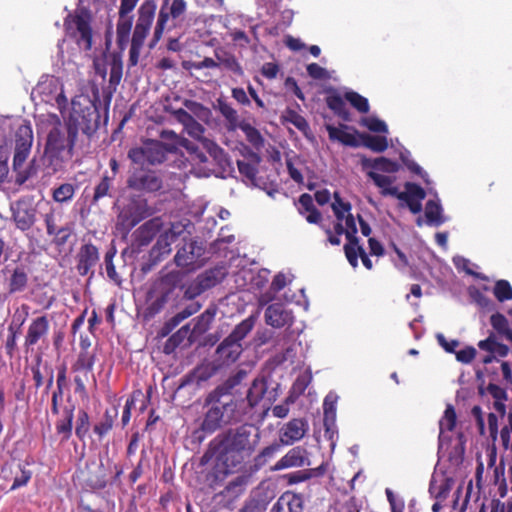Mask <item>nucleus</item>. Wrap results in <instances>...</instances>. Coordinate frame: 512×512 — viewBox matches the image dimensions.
<instances>
[{"label":"nucleus","instance_id":"f257e3e1","mask_svg":"<svg viewBox=\"0 0 512 512\" xmlns=\"http://www.w3.org/2000/svg\"><path fill=\"white\" fill-rule=\"evenodd\" d=\"M39 129L46 134L44 154L54 171L60 170L74 154L77 140L75 131L63 124L56 114H48L41 120Z\"/></svg>","mask_w":512,"mask_h":512},{"label":"nucleus","instance_id":"f03ea898","mask_svg":"<svg viewBox=\"0 0 512 512\" xmlns=\"http://www.w3.org/2000/svg\"><path fill=\"white\" fill-rule=\"evenodd\" d=\"M206 409L200 428L205 433H214L223 426L238 423L245 418V411L233 395L214 389L205 398Z\"/></svg>","mask_w":512,"mask_h":512},{"label":"nucleus","instance_id":"7ed1b4c3","mask_svg":"<svg viewBox=\"0 0 512 512\" xmlns=\"http://www.w3.org/2000/svg\"><path fill=\"white\" fill-rule=\"evenodd\" d=\"M185 109H170L166 110L173 115V117L184 126L185 131L193 138L202 143L203 148L208 154L217 162L221 167L228 165V158L223 149L220 148L215 142L204 138V127L197 122L191 113L199 119H204L210 114V110L199 102L188 100L184 101Z\"/></svg>","mask_w":512,"mask_h":512},{"label":"nucleus","instance_id":"20e7f679","mask_svg":"<svg viewBox=\"0 0 512 512\" xmlns=\"http://www.w3.org/2000/svg\"><path fill=\"white\" fill-rule=\"evenodd\" d=\"M252 427L241 425L218 436V459L228 468L240 465L255 449L256 441L251 439Z\"/></svg>","mask_w":512,"mask_h":512},{"label":"nucleus","instance_id":"39448f33","mask_svg":"<svg viewBox=\"0 0 512 512\" xmlns=\"http://www.w3.org/2000/svg\"><path fill=\"white\" fill-rule=\"evenodd\" d=\"M99 122V111L91 100L85 97H76L72 100L71 111L65 123L75 131L76 136L79 131L90 136L98 129Z\"/></svg>","mask_w":512,"mask_h":512},{"label":"nucleus","instance_id":"423d86ee","mask_svg":"<svg viewBox=\"0 0 512 512\" xmlns=\"http://www.w3.org/2000/svg\"><path fill=\"white\" fill-rule=\"evenodd\" d=\"M156 9L155 0H145L137 10V20L129 50V66H136L138 64L145 39L151 30L155 18Z\"/></svg>","mask_w":512,"mask_h":512},{"label":"nucleus","instance_id":"0eeeda50","mask_svg":"<svg viewBox=\"0 0 512 512\" xmlns=\"http://www.w3.org/2000/svg\"><path fill=\"white\" fill-rule=\"evenodd\" d=\"M256 317L249 316L240 322L216 349L217 360L222 364L235 362L242 353L241 341L255 325Z\"/></svg>","mask_w":512,"mask_h":512},{"label":"nucleus","instance_id":"6e6552de","mask_svg":"<svg viewBox=\"0 0 512 512\" xmlns=\"http://www.w3.org/2000/svg\"><path fill=\"white\" fill-rule=\"evenodd\" d=\"M186 11L187 2L185 0H164L158 13L149 47L154 48L159 42L169 22L172 23L171 27H176L182 22Z\"/></svg>","mask_w":512,"mask_h":512},{"label":"nucleus","instance_id":"1a4fd4ad","mask_svg":"<svg viewBox=\"0 0 512 512\" xmlns=\"http://www.w3.org/2000/svg\"><path fill=\"white\" fill-rule=\"evenodd\" d=\"M90 23L91 13L85 8H78L73 15H68L64 22L67 35L74 38L78 46L86 51L92 47Z\"/></svg>","mask_w":512,"mask_h":512},{"label":"nucleus","instance_id":"9d476101","mask_svg":"<svg viewBox=\"0 0 512 512\" xmlns=\"http://www.w3.org/2000/svg\"><path fill=\"white\" fill-rule=\"evenodd\" d=\"M278 385L268 391V383L265 378H256L248 389L246 399H237L238 404L245 411V418H251L253 410L262 403L263 409H269L276 400Z\"/></svg>","mask_w":512,"mask_h":512},{"label":"nucleus","instance_id":"9b49d317","mask_svg":"<svg viewBox=\"0 0 512 512\" xmlns=\"http://www.w3.org/2000/svg\"><path fill=\"white\" fill-rule=\"evenodd\" d=\"M154 210L148 205L146 199L140 196H132L123 205L117 216V226L122 230L130 231L142 220L152 216Z\"/></svg>","mask_w":512,"mask_h":512},{"label":"nucleus","instance_id":"f8f14e48","mask_svg":"<svg viewBox=\"0 0 512 512\" xmlns=\"http://www.w3.org/2000/svg\"><path fill=\"white\" fill-rule=\"evenodd\" d=\"M169 149L161 141L149 140L142 146L131 148L128 158L138 166L158 165L166 161Z\"/></svg>","mask_w":512,"mask_h":512},{"label":"nucleus","instance_id":"ddd939ff","mask_svg":"<svg viewBox=\"0 0 512 512\" xmlns=\"http://www.w3.org/2000/svg\"><path fill=\"white\" fill-rule=\"evenodd\" d=\"M127 187L140 194H152L163 187V178L159 172L144 166L133 168L128 179Z\"/></svg>","mask_w":512,"mask_h":512},{"label":"nucleus","instance_id":"4468645a","mask_svg":"<svg viewBox=\"0 0 512 512\" xmlns=\"http://www.w3.org/2000/svg\"><path fill=\"white\" fill-rule=\"evenodd\" d=\"M184 245L179 248L174 256L175 264L180 268L195 269L202 265L201 258L205 252L202 243L196 240L183 238Z\"/></svg>","mask_w":512,"mask_h":512},{"label":"nucleus","instance_id":"2eb2a0df","mask_svg":"<svg viewBox=\"0 0 512 512\" xmlns=\"http://www.w3.org/2000/svg\"><path fill=\"white\" fill-rule=\"evenodd\" d=\"M34 92L39 94L45 102L55 100L60 108L67 104L63 85L60 79L55 76L43 75L34 88Z\"/></svg>","mask_w":512,"mask_h":512},{"label":"nucleus","instance_id":"dca6fc26","mask_svg":"<svg viewBox=\"0 0 512 512\" xmlns=\"http://www.w3.org/2000/svg\"><path fill=\"white\" fill-rule=\"evenodd\" d=\"M308 431V422L301 418H295L287 422L279 432V441L285 446L300 441Z\"/></svg>","mask_w":512,"mask_h":512},{"label":"nucleus","instance_id":"f3484780","mask_svg":"<svg viewBox=\"0 0 512 512\" xmlns=\"http://www.w3.org/2000/svg\"><path fill=\"white\" fill-rule=\"evenodd\" d=\"M50 321L46 315L32 319L25 335L24 346L28 349L35 346L40 341H44L48 336Z\"/></svg>","mask_w":512,"mask_h":512},{"label":"nucleus","instance_id":"a211bd4d","mask_svg":"<svg viewBox=\"0 0 512 512\" xmlns=\"http://www.w3.org/2000/svg\"><path fill=\"white\" fill-rule=\"evenodd\" d=\"M264 317L266 324L274 328L289 327L294 322L293 312L279 303L269 305Z\"/></svg>","mask_w":512,"mask_h":512},{"label":"nucleus","instance_id":"6ab92c4d","mask_svg":"<svg viewBox=\"0 0 512 512\" xmlns=\"http://www.w3.org/2000/svg\"><path fill=\"white\" fill-rule=\"evenodd\" d=\"M454 484V479L446 473H434L429 484L430 497L434 500L446 501Z\"/></svg>","mask_w":512,"mask_h":512},{"label":"nucleus","instance_id":"aec40b11","mask_svg":"<svg viewBox=\"0 0 512 512\" xmlns=\"http://www.w3.org/2000/svg\"><path fill=\"white\" fill-rule=\"evenodd\" d=\"M305 465H310L307 450L297 446L290 449L280 460H278L272 467V470L279 471L292 467H302Z\"/></svg>","mask_w":512,"mask_h":512},{"label":"nucleus","instance_id":"412c9836","mask_svg":"<svg viewBox=\"0 0 512 512\" xmlns=\"http://www.w3.org/2000/svg\"><path fill=\"white\" fill-rule=\"evenodd\" d=\"M99 261L98 249L92 244L83 245L77 254V270L80 275L93 274L92 269Z\"/></svg>","mask_w":512,"mask_h":512},{"label":"nucleus","instance_id":"4be33fe9","mask_svg":"<svg viewBox=\"0 0 512 512\" xmlns=\"http://www.w3.org/2000/svg\"><path fill=\"white\" fill-rule=\"evenodd\" d=\"M425 197V190L421 186L410 182L405 184V191L401 193V201L407 204L413 214H418L422 211V200Z\"/></svg>","mask_w":512,"mask_h":512},{"label":"nucleus","instance_id":"5701e85b","mask_svg":"<svg viewBox=\"0 0 512 512\" xmlns=\"http://www.w3.org/2000/svg\"><path fill=\"white\" fill-rule=\"evenodd\" d=\"M271 512H303V498L299 494L285 492L273 505Z\"/></svg>","mask_w":512,"mask_h":512},{"label":"nucleus","instance_id":"b1692460","mask_svg":"<svg viewBox=\"0 0 512 512\" xmlns=\"http://www.w3.org/2000/svg\"><path fill=\"white\" fill-rule=\"evenodd\" d=\"M478 347L483 350L491 353V355L485 356L483 358L484 363H489L494 358V355L498 356H506L509 349L506 345L499 343L496 340V336L494 334H491L487 339L481 340L478 343Z\"/></svg>","mask_w":512,"mask_h":512},{"label":"nucleus","instance_id":"393cba45","mask_svg":"<svg viewBox=\"0 0 512 512\" xmlns=\"http://www.w3.org/2000/svg\"><path fill=\"white\" fill-rule=\"evenodd\" d=\"M226 269L224 267H215L204 271L196 277L200 287L206 291L218 283H220L226 276Z\"/></svg>","mask_w":512,"mask_h":512},{"label":"nucleus","instance_id":"a878e982","mask_svg":"<svg viewBox=\"0 0 512 512\" xmlns=\"http://www.w3.org/2000/svg\"><path fill=\"white\" fill-rule=\"evenodd\" d=\"M7 281L9 294L20 293L27 288L28 274L24 267L18 266L13 269Z\"/></svg>","mask_w":512,"mask_h":512},{"label":"nucleus","instance_id":"bb28decb","mask_svg":"<svg viewBox=\"0 0 512 512\" xmlns=\"http://www.w3.org/2000/svg\"><path fill=\"white\" fill-rule=\"evenodd\" d=\"M456 412L451 404L446 405V409L444 411L443 416L439 421V442L443 443L444 441H448L449 437L445 435L446 432H451L456 425Z\"/></svg>","mask_w":512,"mask_h":512},{"label":"nucleus","instance_id":"cd10ccee","mask_svg":"<svg viewBox=\"0 0 512 512\" xmlns=\"http://www.w3.org/2000/svg\"><path fill=\"white\" fill-rule=\"evenodd\" d=\"M217 108L227 121V129L235 131L240 125L238 112L227 102L218 100Z\"/></svg>","mask_w":512,"mask_h":512},{"label":"nucleus","instance_id":"c85d7f7f","mask_svg":"<svg viewBox=\"0 0 512 512\" xmlns=\"http://www.w3.org/2000/svg\"><path fill=\"white\" fill-rule=\"evenodd\" d=\"M286 284H287V281H286L285 274L278 273L277 275H275V277L271 283V286H270L271 291L260 295L259 300H258L259 304L261 306H264V305L268 304L269 302H271L275 297V293L281 291L286 286Z\"/></svg>","mask_w":512,"mask_h":512},{"label":"nucleus","instance_id":"c756f323","mask_svg":"<svg viewBox=\"0 0 512 512\" xmlns=\"http://www.w3.org/2000/svg\"><path fill=\"white\" fill-rule=\"evenodd\" d=\"M16 226L22 231L28 230L35 222V213L27 208H17L13 211Z\"/></svg>","mask_w":512,"mask_h":512},{"label":"nucleus","instance_id":"7c9ffc66","mask_svg":"<svg viewBox=\"0 0 512 512\" xmlns=\"http://www.w3.org/2000/svg\"><path fill=\"white\" fill-rule=\"evenodd\" d=\"M15 146L23 148H31L33 143V131L30 123L21 124L15 135Z\"/></svg>","mask_w":512,"mask_h":512},{"label":"nucleus","instance_id":"2f4dec72","mask_svg":"<svg viewBox=\"0 0 512 512\" xmlns=\"http://www.w3.org/2000/svg\"><path fill=\"white\" fill-rule=\"evenodd\" d=\"M74 418V406L64 409V418L56 423V430L58 434L63 435V439L67 440L71 436L72 423Z\"/></svg>","mask_w":512,"mask_h":512},{"label":"nucleus","instance_id":"473e14b6","mask_svg":"<svg viewBox=\"0 0 512 512\" xmlns=\"http://www.w3.org/2000/svg\"><path fill=\"white\" fill-rule=\"evenodd\" d=\"M425 217L429 225L439 226L442 224L444 219L441 205L434 200H429L425 207Z\"/></svg>","mask_w":512,"mask_h":512},{"label":"nucleus","instance_id":"72a5a7b5","mask_svg":"<svg viewBox=\"0 0 512 512\" xmlns=\"http://www.w3.org/2000/svg\"><path fill=\"white\" fill-rule=\"evenodd\" d=\"M95 363V356L87 350L79 353L76 362L73 364L72 369L74 372H84L87 376L88 372L93 369Z\"/></svg>","mask_w":512,"mask_h":512},{"label":"nucleus","instance_id":"f704fd0d","mask_svg":"<svg viewBox=\"0 0 512 512\" xmlns=\"http://www.w3.org/2000/svg\"><path fill=\"white\" fill-rule=\"evenodd\" d=\"M162 222L160 218H153L145 222L139 229V236L145 242L148 243L155 234L160 230Z\"/></svg>","mask_w":512,"mask_h":512},{"label":"nucleus","instance_id":"c9c22d12","mask_svg":"<svg viewBox=\"0 0 512 512\" xmlns=\"http://www.w3.org/2000/svg\"><path fill=\"white\" fill-rule=\"evenodd\" d=\"M247 376V372L245 370H238L235 374L230 376L225 382L218 385L215 389L221 390L222 393L233 395L232 391L233 389L239 385L242 380H244Z\"/></svg>","mask_w":512,"mask_h":512},{"label":"nucleus","instance_id":"e433bc0d","mask_svg":"<svg viewBox=\"0 0 512 512\" xmlns=\"http://www.w3.org/2000/svg\"><path fill=\"white\" fill-rule=\"evenodd\" d=\"M215 56H216L217 60L219 61V63H221L226 69L232 71L233 73H235L238 76L243 75V73H244L243 69L234 55L224 53V52H222V53L216 52Z\"/></svg>","mask_w":512,"mask_h":512},{"label":"nucleus","instance_id":"4c0bfd02","mask_svg":"<svg viewBox=\"0 0 512 512\" xmlns=\"http://www.w3.org/2000/svg\"><path fill=\"white\" fill-rule=\"evenodd\" d=\"M117 410L112 412L105 411L103 419L94 426V432L101 438L106 435L113 427L115 418L117 417Z\"/></svg>","mask_w":512,"mask_h":512},{"label":"nucleus","instance_id":"58836bf2","mask_svg":"<svg viewBox=\"0 0 512 512\" xmlns=\"http://www.w3.org/2000/svg\"><path fill=\"white\" fill-rule=\"evenodd\" d=\"M113 177L104 175L100 182L94 188V194L92 198V204H96L99 200L106 196H110V190L112 187Z\"/></svg>","mask_w":512,"mask_h":512},{"label":"nucleus","instance_id":"ea45409f","mask_svg":"<svg viewBox=\"0 0 512 512\" xmlns=\"http://www.w3.org/2000/svg\"><path fill=\"white\" fill-rule=\"evenodd\" d=\"M238 128L245 134L247 140L255 147L263 145V137L260 132L250 123L242 121Z\"/></svg>","mask_w":512,"mask_h":512},{"label":"nucleus","instance_id":"a19ab883","mask_svg":"<svg viewBox=\"0 0 512 512\" xmlns=\"http://www.w3.org/2000/svg\"><path fill=\"white\" fill-rule=\"evenodd\" d=\"M345 99L350 102V104L360 113H368L369 112V103L367 98L358 94L354 91H349L345 93Z\"/></svg>","mask_w":512,"mask_h":512},{"label":"nucleus","instance_id":"79ce46f5","mask_svg":"<svg viewBox=\"0 0 512 512\" xmlns=\"http://www.w3.org/2000/svg\"><path fill=\"white\" fill-rule=\"evenodd\" d=\"M75 194V187L70 183L61 184L53 191V199L56 202L64 203L70 201Z\"/></svg>","mask_w":512,"mask_h":512},{"label":"nucleus","instance_id":"37998d69","mask_svg":"<svg viewBox=\"0 0 512 512\" xmlns=\"http://www.w3.org/2000/svg\"><path fill=\"white\" fill-rule=\"evenodd\" d=\"M500 439H501L502 446L506 450L509 449L512 453V413L511 412L508 413L505 423H504V426L502 427V429L500 431Z\"/></svg>","mask_w":512,"mask_h":512},{"label":"nucleus","instance_id":"c03bdc74","mask_svg":"<svg viewBox=\"0 0 512 512\" xmlns=\"http://www.w3.org/2000/svg\"><path fill=\"white\" fill-rule=\"evenodd\" d=\"M327 131L331 140L339 141L345 145H354L355 138L352 134L334 126H327Z\"/></svg>","mask_w":512,"mask_h":512},{"label":"nucleus","instance_id":"a18cd8bd","mask_svg":"<svg viewBox=\"0 0 512 512\" xmlns=\"http://www.w3.org/2000/svg\"><path fill=\"white\" fill-rule=\"evenodd\" d=\"M493 292L497 300L500 302L512 299V287L506 280L497 281Z\"/></svg>","mask_w":512,"mask_h":512},{"label":"nucleus","instance_id":"49530a36","mask_svg":"<svg viewBox=\"0 0 512 512\" xmlns=\"http://www.w3.org/2000/svg\"><path fill=\"white\" fill-rule=\"evenodd\" d=\"M365 145L372 151L381 153L387 149L388 142L385 136H368Z\"/></svg>","mask_w":512,"mask_h":512},{"label":"nucleus","instance_id":"de8ad7c7","mask_svg":"<svg viewBox=\"0 0 512 512\" xmlns=\"http://www.w3.org/2000/svg\"><path fill=\"white\" fill-rule=\"evenodd\" d=\"M336 399H337V396H335L333 394H328L324 399L323 409H324L325 425H327L328 420L334 421V419H335Z\"/></svg>","mask_w":512,"mask_h":512},{"label":"nucleus","instance_id":"09e8293b","mask_svg":"<svg viewBox=\"0 0 512 512\" xmlns=\"http://www.w3.org/2000/svg\"><path fill=\"white\" fill-rule=\"evenodd\" d=\"M114 256H115V252H112V251H109L105 254V258H104L105 268H106V273H107V276L109 277V279L119 285L121 283V278L118 275V273L116 272V269H115V266L113 263Z\"/></svg>","mask_w":512,"mask_h":512},{"label":"nucleus","instance_id":"8fccbe9b","mask_svg":"<svg viewBox=\"0 0 512 512\" xmlns=\"http://www.w3.org/2000/svg\"><path fill=\"white\" fill-rule=\"evenodd\" d=\"M327 105L336 114H338L339 116H342L346 119L345 102H344V99L340 95L335 94V95L328 96L327 97Z\"/></svg>","mask_w":512,"mask_h":512},{"label":"nucleus","instance_id":"3c124183","mask_svg":"<svg viewBox=\"0 0 512 512\" xmlns=\"http://www.w3.org/2000/svg\"><path fill=\"white\" fill-rule=\"evenodd\" d=\"M372 167L376 170H380L383 172L394 173L399 170V165L397 162L391 161L387 158L380 157L374 160Z\"/></svg>","mask_w":512,"mask_h":512},{"label":"nucleus","instance_id":"603ef678","mask_svg":"<svg viewBox=\"0 0 512 512\" xmlns=\"http://www.w3.org/2000/svg\"><path fill=\"white\" fill-rule=\"evenodd\" d=\"M89 430V416L84 410L78 412L77 425L75 429L76 435L83 439Z\"/></svg>","mask_w":512,"mask_h":512},{"label":"nucleus","instance_id":"864d4df0","mask_svg":"<svg viewBox=\"0 0 512 512\" xmlns=\"http://www.w3.org/2000/svg\"><path fill=\"white\" fill-rule=\"evenodd\" d=\"M172 243L173 241H171L169 238H167L164 235H161L160 238L157 240L156 244L154 245L152 253L156 254L158 257L168 255L171 252Z\"/></svg>","mask_w":512,"mask_h":512},{"label":"nucleus","instance_id":"5fc2aeb1","mask_svg":"<svg viewBox=\"0 0 512 512\" xmlns=\"http://www.w3.org/2000/svg\"><path fill=\"white\" fill-rule=\"evenodd\" d=\"M362 124L369 130L377 133H387L388 127L386 123L376 117H367L362 120Z\"/></svg>","mask_w":512,"mask_h":512},{"label":"nucleus","instance_id":"6e6d98bb","mask_svg":"<svg viewBox=\"0 0 512 512\" xmlns=\"http://www.w3.org/2000/svg\"><path fill=\"white\" fill-rule=\"evenodd\" d=\"M133 17L130 15H119L116 27V35L130 36Z\"/></svg>","mask_w":512,"mask_h":512},{"label":"nucleus","instance_id":"4d7b16f0","mask_svg":"<svg viewBox=\"0 0 512 512\" xmlns=\"http://www.w3.org/2000/svg\"><path fill=\"white\" fill-rule=\"evenodd\" d=\"M358 247H359L358 242L355 243V241L349 242L348 244H346L344 246L346 258H347L348 262L350 263V265L354 268H356L358 266V256H359Z\"/></svg>","mask_w":512,"mask_h":512},{"label":"nucleus","instance_id":"13d9d810","mask_svg":"<svg viewBox=\"0 0 512 512\" xmlns=\"http://www.w3.org/2000/svg\"><path fill=\"white\" fill-rule=\"evenodd\" d=\"M311 375L308 373L301 374L297 377L292 386V391L296 395H301L307 389L311 382Z\"/></svg>","mask_w":512,"mask_h":512},{"label":"nucleus","instance_id":"bf43d9fd","mask_svg":"<svg viewBox=\"0 0 512 512\" xmlns=\"http://www.w3.org/2000/svg\"><path fill=\"white\" fill-rule=\"evenodd\" d=\"M344 221H345V226H346V230H345L346 238L348 239L349 242L355 241V243H357L358 242V238L356 237L357 227H356V222H355L353 215L350 212L347 213Z\"/></svg>","mask_w":512,"mask_h":512},{"label":"nucleus","instance_id":"052dcab7","mask_svg":"<svg viewBox=\"0 0 512 512\" xmlns=\"http://www.w3.org/2000/svg\"><path fill=\"white\" fill-rule=\"evenodd\" d=\"M31 148H23L15 146L13 157V167L15 170L20 169L30 154Z\"/></svg>","mask_w":512,"mask_h":512},{"label":"nucleus","instance_id":"680f3d73","mask_svg":"<svg viewBox=\"0 0 512 512\" xmlns=\"http://www.w3.org/2000/svg\"><path fill=\"white\" fill-rule=\"evenodd\" d=\"M310 473L306 470H299L292 473L285 474L283 478L287 481L289 485L297 484L300 482H304L310 479Z\"/></svg>","mask_w":512,"mask_h":512},{"label":"nucleus","instance_id":"e2e57ef3","mask_svg":"<svg viewBox=\"0 0 512 512\" xmlns=\"http://www.w3.org/2000/svg\"><path fill=\"white\" fill-rule=\"evenodd\" d=\"M455 266L459 269H463L467 274L472 275L478 279L487 280V277L481 273H476L469 268L470 261L463 257H455L453 259Z\"/></svg>","mask_w":512,"mask_h":512},{"label":"nucleus","instance_id":"0e129e2a","mask_svg":"<svg viewBox=\"0 0 512 512\" xmlns=\"http://www.w3.org/2000/svg\"><path fill=\"white\" fill-rule=\"evenodd\" d=\"M286 119L292 123L300 131H306L309 125L304 117L296 113L295 111H288Z\"/></svg>","mask_w":512,"mask_h":512},{"label":"nucleus","instance_id":"69168bd1","mask_svg":"<svg viewBox=\"0 0 512 512\" xmlns=\"http://www.w3.org/2000/svg\"><path fill=\"white\" fill-rule=\"evenodd\" d=\"M492 327L500 334H502L508 327V320L500 313L493 314L490 318Z\"/></svg>","mask_w":512,"mask_h":512},{"label":"nucleus","instance_id":"338daca9","mask_svg":"<svg viewBox=\"0 0 512 512\" xmlns=\"http://www.w3.org/2000/svg\"><path fill=\"white\" fill-rule=\"evenodd\" d=\"M239 172L249 180H253L256 177L257 169L253 164L244 160L237 161Z\"/></svg>","mask_w":512,"mask_h":512},{"label":"nucleus","instance_id":"774afa93","mask_svg":"<svg viewBox=\"0 0 512 512\" xmlns=\"http://www.w3.org/2000/svg\"><path fill=\"white\" fill-rule=\"evenodd\" d=\"M299 206H298V212L301 215H305L307 212L315 209V206L313 204V198L309 194H302L299 197Z\"/></svg>","mask_w":512,"mask_h":512}]
</instances>
